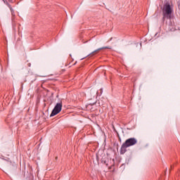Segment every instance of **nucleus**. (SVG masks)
I'll use <instances>...</instances> for the list:
<instances>
[{
    "label": "nucleus",
    "mask_w": 180,
    "mask_h": 180,
    "mask_svg": "<svg viewBox=\"0 0 180 180\" xmlns=\"http://www.w3.org/2000/svg\"><path fill=\"white\" fill-rule=\"evenodd\" d=\"M162 12V23L165 22V19H169V22H166V30L167 32H174V30H175V25L173 24L172 21H171L174 18V6L171 5L169 2H167L163 5Z\"/></svg>",
    "instance_id": "f257e3e1"
},
{
    "label": "nucleus",
    "mask_w": 180,
    "mask_h": 180,
    "mask_svg": "<svg viewBox=\"0 0 180 180\" xmlns=\"http://www.w3.org/2000/svg\"><path fill=\"white\" fill-rule=\"evenodd\" d=\"M135 144H137V139H136V138H129L127 139L121 146L120 154H124L127 151L128 147H131L132 146H135Z\"/></svg>",
    "instance_id": "f03ea898"
},
{
    "label": "nucleus",
    "mask_w": 180,
    "mask_h": 180,
    "mask_svg": "<svg viewBox=\"0 0 180 180\" xmlns=\"http://www.w3.org/2000/svg\"><path fill=\"white\" fill-rule=\"evenodd\" d=\"M62 109H63V102L57 103L50 115V117H53V116H56V115H58V113L61 112Z\"/></svg>",
    "instance_id": "7ed1b4c3"
},
{
    "label": "nucleus",
    "mask_w": 180,
    "mask_h": 180,
    "mask_svg": "<svg viewBox=\"0 0 180 180\" xmlns=\"http://www.w3.org/2000/svg\"><path fill=\"white\" fill-rule=\"evenodd\" d=\"M89 99H94V101L93 103H88L86 108L90 109L91 112H94V110H96V100L95 99V96H94L93 98Z\"/></svg>",
    "instance_id": "20e7f679"
},
{
    "label": "nucleus",
    "mask_w": 180,
    "mask_h": 180,
    "mask_svg": "<svg viewBox=\"0 0 180 180\" xmlns=\"http://www.w3.org/2000/svg\"><path fill=\"white\" fill-rule=\"evenodd\" d=\"M2 1L3 2H4L5 5H6L8 8H9L12 15V20H15V11L12 8V6H11L9 3H8V1L6 0H2Z\"/></svg>",
    "instance_id": "39448f33"
},
{
    "label": "nucleus",
    "mask_w": 180,
    "mask_h": 180,
    "mask_svg": "<svg viewBox=\"0 0 180 180\" xmlns=\"http://www.w3.org/2000/svg\"><path fill=\"white\" fill-rule=\"evenodd\" d=\"M101 50H110V46H103V47L99 48V49H96V51H93L91 53H90V56H94V54H98V53H99V51H101Z\"/></svg>",
    "instance_id": "423d86ee"
},
{
    "label": "nucleus",
    "mask_w": 180,
    "mask_h": 180,
    "mask_svg": "<svg viewBox=\"0 0 180 180\" xmlns=\"http://www.w3.org/2000/svg\"><path fill=\"white\" fill-rule=\"evenodd\" d=\"M101 163L105 164L106 167H109V164H108V158H102L101 160Z\"/></svg>",
    "instance_id": "0eeeda50"
},
{
    "label": "nucleus",
    "mask_w": 180,
    "mask_h": 180,
    "mask_svg": "<svg viewBox=\"0 0 180 180\" xmlns=\"http://www.w3.org/2000/svg\"><path fill=\"white\" fill-rule=\"evenodd\" d=\"M113 168H115V165H112L108 167V169H112Z\"/></svg>",
    "instance_id": "6e6552de"
},
{
    "label": "nucleus",
    "mask_w": 180,
    "mask_h": 180,
    "mask_svg": "<svg viewBox=\"0 0 180 180\" xmlns=\"http://www.w3.org/2000/svg\"><path fill=\"white\" fill-rule=\"evenodd\" d=\"M7 1V2H8V4H13V0H6Z\"/></svg>",
    "instance_id": "1a4fd4ad"
},
{
    "label": "nucleus",
    "mask_w": 180,
    "mask_h": 180,
    "mask_svg": "<svg viewBox=\"0 0 180 180\" xmlns=\"http://www.w3.org/2000/svg\"><path fill=\"white\" fill-rule=\"evenodd\" d=\"M116 133H117V136L119 140L121 141L122 139L120 138V135H119V132H116Z\"/></svg>",
    "instance_id": "9d476101"
},
{
    "label": "nucleus",
    "mask_w": 180,
    "mask_h": 180,
    "mask_svg": "<svg viewBox=\"0 0 180 180\" xmlns=\"http://www.w3.org/2000/svg\"><path fill=\"white\" fill-rule=\"evenodd\" d=\"M113 130H114V131H115V133H117V131L116 130V128H115L114 127H113Z\"/></svg>",
    "instance_id": "9b49d317"
},
{
    "label": "nucleus",
    "mask_w": 180,
    "mask_h": 180,
    "mask_svg": "<svg viewBox=\"0 0 180 180\" xmlns=\"http://www.w3.org/2000/svg\"><path fill=\"white\" fill-rule=\"evenodd\" d=\"M27 65H28V67H30L32 65V64L31 63H28Z\"/></svg>",
    "instance_id": "f8f14e48"
},
{
    "label": "nucleus",
    "mask_w": 180,
    "mask_h": 180,
    "mask_svg": "<svg viewBox=\"0 0 180 180\" xmlns=\"http://www.w3.org/2000/svg\"><path fill=\"white\" fill-rule=\"evenodd\" d=\"M75 64H77V62L74 64V65H75Z\"/></svg>",
    "instance_id": "ddd939ff"
},
{
    "label": "nucleus",
    "mask_w": 180,
    "mask_h": 180,
    "mask_svg": "<svg viewBox=\"0 0 180 180\" xmlns=\"http://www.w3.org/2000/svg\"><path fill=\"white\" fill-rule=\"evenodd\" d=\"M57 158H58L56 157V160H57Z\"/></svg>",
    "instance_id": "4468645a"
}]
</instances>
